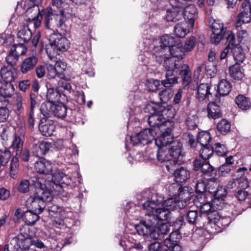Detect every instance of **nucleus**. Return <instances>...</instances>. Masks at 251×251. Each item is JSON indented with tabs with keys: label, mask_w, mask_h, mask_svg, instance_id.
Masks as SVG:
<instances>
[{
	"label": "nucleus",
	"mask_w": 251,
	"mask_h": 251,
	"mask_svg": "<svg viewBox=\"0 0 251 251\" xmlns=\"http://www.w3.org/2000/svg\"><path fill=\"white\" fill-rule=\"evenodd\" d=\"M35 192L26 201V206L33 211L41 213L46 208L47 204L52 200V190L47 186V181L42 177L36 176L31 179Z\"/></svg>",
	"instance_id": "nucleus-1"
},
{
	"label": "nucleus",
	"mask_w": 251,
	"mask_h": 251,
	"mask_svg": "<svg viewBox=\"0 0 251 251\" xmlns=\"http://www.w3.org/2000/svg\"><path fill=\"white\" fill-rule=\"evenodd\" d=\"M145 112L148 113V123L150 128L155 129L156 132L160 127L174 126V123L167 119L174 116L171 108H167L160 103L151 101L146 104Z\"/></svg>",
	"instance_id": "nucleus-2"
},
{
	"label": "nucleus",
	"mask_w": 251,
	"mask_h": 251,
	"mask_svg": "<svg viewBox=\"0 0 251 251\" xmlns=\"http://www.w3.org/2000/svg\"><path fill=\"white\" fill-rule=\"evenodd\" d=\"M200 156L201 158H197L193 162V170L200 171L203 175L214 178L217 174V170L211 165L209 159L214 152V148L211 145L200 146Z\"/></svg>",
	"instance_id": "nucleus-3"
},
{
	"label": "nucleus",
	"mask_w": 251,
	"mask_h": 251,
	"mask_svg": "<svg viewBox=\"0 0 251 251\" xmlns=\"http://www.w3.org/2000/svg\"><path fill=\"white\" fill-rule=\"evenodd\" d=\"M164 59V66L167 72H176L178 73L182 81L183 88L187 89L191 81V73L189 66L187 64H182L180 60H176L175 57L167 58L164 56L158 57Z\"/></svg>",
	"instance_id": "nucleus-4"
},
{
	"label": "nucleus",
	"mask_w": 251,
	"mask_h": 251,
	"mask_svg": "<svg viewBox=\"0 0 251 251\" xmlns=\"http://www.w3.org/2000/svg\"><path fill=\"white\" fill-rule=\"evenodd\" d=\"M56 13L55 9H53L50 6L43 8L34 13L35 16L32 19L34 22V25L35 28H38L41 24V21L43 20V24L45 27L49 30H51L55 27Z\"/></svg>",
	"instance_id": "nucleus-5"
},
{
	"label": "nucleus",
	"mask_w": 251,
	"mask_h": 251,
	"mask_svg": "<svg viewBox=\"0 0 251 251\" xmlns=\"http://www.w3.org/2000/svg\"><path fill=\"white\" fill-rule=\"evenodd\" d=\"M158 222L152 212L145 214L139 224L135 225V229L140 235H153Z\"/></svg>",
	"instance_id": "nucleus-6"
},
{
	"label": "nucleus",
	"mask_w": 251,
	"mask_h": 251,
	"mask_svg": "<svg viewBox=\"0 0 251 251\" xmlns=\"http://www.w3.org/2000/svg\"><path fill=\"white\" fill-rule=\"evenodd\" d=\"M40 111L43 116H49L53 114L58 119H64L67 116L68 108L62 102L51 103L44 102L42 103Z\"/></svg>",
	"instance_id": "nucleus-7"
},
{
	"label": "nucleus",
	"mask_w": 251,
	"mask_h": 251,
	"mask_svg": "<svg viewBox=\"0 0 251 251\" xmlns=\"http://www.w3.org/2000/svg\"><path fill=\"white\" fill-rule=\"evenodd\" d=\"M179 42L178 38L166 34L161 37L160 39V46H154L153 50V55L155 56L157 61H162L157 59V57L165 56L166 50H168L171 48L177 45Z\"/></svg>",
	"instance_id": "nucleus-8"
},
{
	"label": "nucleus",
	"mask_w": 251,
	"mask_h": 251,
	"mask_svg": "<svg viewBox=\"0 0 251 251\" xmlns=\"http://www.w3.org/2000/svg\"><path fill=\"white\" fill-rule=\"evenodd\" d=\"M209 26L212 30L211 35V42L215 44H219L224 38L227 41V32L230 30H226V27L219 20H216L213 18L209 20Z\"/></svg>",
	"instance_id": "nucleus-9"
},
{
	"label": "nucleus",
	"mask_w": 251,
	"mask_h": 251,
	"mask_svg": "<svg viewBox=\"0 0 251 251\" xmlns=\"http://www.w3.org/2000/svg\"><path fill=\"white\" fill-rule=\"evenodd\" d=\"M50 45L55 51L64 52L70 47V42L68 39L57 31H52L49 35Z\"/></svg>",
	"instance_id": "nucleus-10"
},
{
	"label": "nucleus",
	"mask_w": 251,
	"mask_h": 251,
	"mask_svg": "<svg viewBox=\"0 0 251 251\" xmlns=\"http://www.w3.org/2000/svg\"><path fill=\"white\" fill-rule=\"evenodd\" d=\"M155 129L145 128L139 133L132 134L130 136V141L133 146L138 145H145L152 142L156 134Z\"/></svg>",
	"instance_id": "nucleus-11"
},
{
	"label": "nucleus",
	"mask_w": 251,
	"mask_h": 251,
	"mask_svg": "<svg viewBox=\"0 0 251 251\" xmlns=\"http://www.w3.org/2000/svg\"><path fill=\"white\" fill-rule=\"evenodd\" d=\"M48 183H50V185L54 191L59 192H61L65 187L74 185L73 181L70 176L60 172L52 175L51 182H47V184Z\"/></svg>",
	"instance_id": "nucleus-12"
},
{
	"label": "nucleus",
	"mask_w": 251,
	"mask_h": 251,
	"mask_svg": "<svg viewBox=\"0 0 251 251\" xmlns=\"http://www.w3.org/2000/svg\"><path fill=\"white\" fill-rule=\"evenodd\" d=\"M168 151L172 160H169L166 165L181 164L184 161V153L182 152V144L178 140L171 142Z\"/></svg>",
	"instance_id": "nucleus-13"
},
{
	"label": "nucleus",
	"mask_w": 251,
	"mask_h": 251,
	"mask_svg": "<svg viewBox=\"0 0 251 251\" xmlns=\"http://www.w3.org/2000/svg\"><path fill=\"white\" fill-rule=\"evenodd\" d=\"M166 165L167 170L173 174L175 181L179 183L185 182L190 177V171L186 168L179 166L180 164H176Z\"/></svg>",
	"instance_id": "nucleus-14"
},
{
	"label": "nucleus",
	"mask_w": 251,
	"mask_h": 251,
	"mask_svg": "<svg viewBox=\"0 0 251 251\" xmlns=\"http://www.w3.org/2000/svg\"><path fill=\"white\" fill-rule=\"evenodd\" d=\"M208 191L213 194L211 201L213 209L217 211L223 210L227 204L226 200L227 196L226 189H224L223 187H218L216 190L212 191L209 188Z\"/></svg>",
	"instance_id": "nucleus-15"
},
{
	"label": "nucleus",
	"mask_w": 251,
	"mask_h": 251,
	"mask_svg": "<svg viewBox=\"0 0 251 251\" xmlns=\"http://www.w3.org/2000/svg\"><path fill=\"white\" fill-rule=\"evenodd\" d=\"M227 42H229V47L231 48V52L236 63H243L246 58L245 53L243 49L236 44L235 36L231 31L227 32Z\"/></svg>",
	"instance_id": "nucleus-16"
},
{
	"label": "nucleus",
	"mask_w": 251,
	"mask_h": 251,
	"mask_svg": "<svg viewBox=\"0 0 251 251\" xmlns=\"http://www.w3.org/2000/svg\"><path fill=\"white\" fill-rule=\"evenodd\" d=\"M180 214L183 215L184 218L190 225L201 226L206 223L204 220V214L197 210L182 209Z\"/></svg>",
	"instance_id": "nucleus-17"
},
{
	"label": "nucleus",
	"mask_w": 251,
	"mask_h": 251,
	"mask_svg": "<svg viewBox=\"0 0 251 251\" xmlns=\"http://www.w3.org/2000/svg\"><path fill=\"white\" fill-rule=\"evenodd\" d=\"M39 130L43 136H51L55 129L54 121L49 116H43L38 125Z\"/></svg>",
	"instance_id": "nucleus-18"
},
{
	"label": "nucleus",
	"mask_w": 251,
	"mask_h": 251,
	"mask_svg": "<svg viewBox=\"0 0 251 251\" xmlns=\"http://www.w3.org/2000/svg\"><path fill=\"white\" fill-rule=\"evenodd\" d=\"M38 58L36 54L26 57L19 65L20 71L23 75H26L33 72L37 66Z\"/></svg>",
	"instance_id": "nucleus-19"
},
{
	"label": "nucleus",
	"mask_w": 251,
	"mask_h": 251,
	"mask_svg": "<svg viewBox=\"0 0 251 251\" xmlns=\"http://www.w3.org/2000/svg\"><path fill=\"white\" fill-rule=\"evenodd\" d=\"M174 126H169L164 128V131L157 137L154 138L155 143L158 148H167V146H170L171 142L174 141L173 140L172 129Z\"/></svg>",
	"instance_id": "nucleus-20"
},
{
	"label": "nucleus",
	"mask_w": 251,
	"mask_h": 251,
	"mask_svg": "<svg viewBox=\"0 0 251 251\" xmlns=\"http://www.w3.org/2000/svg\"><path fill=\"white\" fill-rule=\"evenodd\" d=\"M181 238V234L179 231L175 230L170 233L169 237L165 240L164 243L167 247H170L172 249L175 248L176 251H182L180 242Z\"/></svg>",
	"instance_id": "nucleus-21"
},
{
	"label": "nucleus",
	"mask_w": 251,
	"mask_h": 251,
	"mask_svg": "<svg viewBox=\"0 0 251 251\" xmlns=\"http://www.w3.org/2000/svg\"><path fill=\"white\" fill-rule=\"evenodd\" d=\"M31 239V236L29 234V228L27 227H23L20 229V233L15 237L13 238V243L20 245L21 248H26L27 243Z\"/></svg>",
	"instance_id": "nucleus-22"
},
{
	"label": "nucleus",
	"mask_w": 251,
	"mask_h": 251,
	"mask_svg": "<svg viewBox=\"0 0 251 251\" xmlns=\"http://www.w3.org/2000/svg\"><path fill=\"white\" fill-rule=\"evenodd\" d=\"M215 90V86H212L208 83H201L198 87L197 98L200 101L209 99L210 96L212 97V94Z\"/></svg>",
	"instance_id": "nucleus-23"
},
{
	"label": "nucleus",
	"mask_w": 251,
	"mask_h": 251,
	"mask_svg": "<svg viewBox=\"0 0 251 251\" xmlns=\"http://www.w3.org/2000/svg\"><path fill=\"white\" fill-rule=\"evenodd\" d=\"M151 198L142 204L144 209L149 211L152 210L157 207V205L161 204L164 201V196L158 193H151Z\"/></svg>",
	"instance_id": "nucleus-24"
},
{
	"label": "nucleus",
	"mask_w": 251,
	"mask_h": 251,
	"mask_svg": "<svg viewBox=\"0 0 251 251\" xmlns=\"http://www.w3.org/2000/svg\"><path fill=\"white\" fill-rule=\"evenodd\" d=\"M183 9V17L184 21L187 20V22L190 23V26H194L195 19L198 17L197 8L193 4H189L186 6Z\"/></svg>",
	"instance_id": "nucleus-25"
},
{
	"label": "nucleus",
	"mask_w": 251,
	"mask_h": 251,
	"mask_svg": "<svg viewBox=\"0 0 251 251\" xmlns=\"http://www.w3.org/2000/svg\"><path fill=\"white\" fill-rule=\"evenodd\" d=\"M34 168L37 173L46 175L50 174L52 170L50 161L43 158L35 162Z\"/></svg>",
	"instance_id": "nucleus-26"
},
{
	"label": "nucleus",
	"mask_w": 251,
	"mask_h": 251,
	"mask_svg": "<svg viewBox=\"0 0 251 251\" xmlns=\"http://www.w3.org/2000/svg\"><path fill=\"white\" fill-rule=\"evenodd\" d=\"M193 26H190V23L183 21L177 23L174 28L175 35L177 38H183L190 32Z\"/></svg>",
	"instance_id": "nucleus-27"
},
{
	"label": "nucleus",
	"mask_w": 251,
	"mask_h": 251,
	"mask_svg": "<svg viewBox=\"0 0 251 251\" xmlns=\"http://www.w3.org/2000/svg\"><path fill=\"white\" fill-rule=\"evenodd\" d=\"M245 187H249V182L247 178L242 179H236L233 178L229 180L226 186L224 189H226V195L227 191H231L234 192V190H236L238 187L244 188Z\"/></svg>",
	"instance_id": "nucleus-28"
},
{
	"label": "nucleus",
	"mask_w": 251,
	"mask_h": 251,
	"mask_svg": "<svg viewBox=\"0 0 251 251\" xmlns=\"http://www.w3.org/2000/svg\"><path fill=\"white\" fill-rule=\"evenodd\" d=\"M148 211L153 213L158 222L159 221H171L173 214L165 207L163 208L156 207Z\"/></svg>",
	"instance_id": "nucleus-29"
},
{
	"label": "nucleus",
	"mask_w": 251,
	"mask_h": 251,
	"mask_svg": "<svg viewBox=\"0 0 251 251\" xmlns=\"http://www.w3.org/2000/svg\"><path fill=\"white\" fill-rule=\"evenodd\" d=\"M207 117L210 119H219L222 117L223 113L220 107L215 102H210L207 105Z\"/></svg>",
	"instance_id": "nucleus-30"
},
{
	"label": "nucleus",
	"mask_w": 251,
	"mask_h": 251,
	"mask_svg": "<svg viewBox=\"0 0 251 251\" xmlns=\"http://www.w3.org/2000/svg\"><path fill=\"white\" fill-rule=\"evenodd\" d=\"M247 2L246 0L242 3V8L243 10L241 11L237 17V22L235 23V26L239 27L241 26L242 24L244 23H248L251 21V13H249L248 11H246V7L247 6Z\"/></svg>",
	"instance_id": "nucleus-31"
},
{
	"label": "nucleus",
	"mask_w": 251,
	"mask_h": 251,
	"mask_svg": "<svg viewBox=\"0 0 251 251\" xmlns=\"http://www.w3.org/2000/svg\"><path fill=\"white\" fill-rule=\"evenodd\" d=\"M231 83L226 79H222L220 82L218 90L214 92V95L218 98V95L220 96H225L228 95L231 89Z\"/></svg>",
	"instance_id": "nucleus-32"
},
{
	"label": "nucleus",
	"mask_w": 251,
	"mask_h": 251,
	"mask_svg": "<svg viewBox=\"0 0 251 251\" xmlns=\"http://www.w3.org/2000/svg\"><path fill=\"white\" fill-rule=\"evenodd\" d=\"M183 18L182 8H174L168 9L166 15V20L168 22H176Z\"/></svg>",
	"instance_id": "nucleus-33"
},
{
	"label": "nucleus",
	"mask_w": 251,
	"mask_h": 251,
	"mask_svg": "<svg viewBox=\"0 0 251 251\" xmlns=\"http://www.w3.org/2000/svg\"><path fill=\"white\" fill-rule=\"evenodd\" d=\"M1 77L4 81V83H11L14 81L16 78V71L13 68L8 69L7 67H3L0 71Z\"/></svg>",
	"instance_id": "nucleus-34"
},
{
	"label": "nucleus",
	"mask_w": 251,
	"mask_h": 251,
	"mask_svg": "<svg viewBox=\"0 0 251 251\" xmlns=\"http://www.w3.org/2000/svg\"><path fill=\"white\" fill-rule=\"evenodd\" d=\"M50 87V84L47 85V99L46 102H50L51 103H55L56 101L58 102L60 100L61 94L58 88H54L49 87Z\"/></svg>",
	"instance_id": "nucleus-35"
},
{
	"label": "nucleus",
	"mask_w": 251,
	"mask_h": 251,
	"mask_svg": "<svg viewBox=\"0 0 251 251\" xmlns=\"http://www.w3.org/2000/svg\"><path fill=\"white\" fill-rule=\"evenodd\" d=\"M22 219L25 223L28 226L34 225L39 219V216L36 211H33L31 209L27 210L23 213Z\"/></svg>",
	"instance_id": "nucleus-36"
},
{
	"label": "nucleus",
	"mask_w": 251,
	"mask_h": 251,
	"mask_svg": "<svg viewBox=\"0 0 251 251\" xmlns=\"http://www.w3.org/2000/svg\"><path fill=\"white\" fill-rule=\"evenodd\" d=\"M181 202L177 200L175 197H171V198L166 200L164 199L162 204L171 212V211L179 210L181 208Z\"/></svg>",
	"instance_id": "nucleus-37"
},
{
	"label": "nucleus",
	"mask_w": 251,
	"mask_h": 251,
	"mask_svg": "<svg viewBox=\"0 0 251 251\" xmlns=\"http://www.w3.org/2000/svg\"><path fill=\"white\" fill-rule=\"evenodd\" d=\"M212 137L209 132L206 131L200 132L198 134L196 146L199 148L200 146L210 145L209 143L211 141Z\"/></svg>",
	"instance_id": "nucleus-38"
},
{
	"label": "nucleus",
	"mask_w": 251,
	"mask_h": 251,
	"mask_svg": "<svg viewBox=\"0 0 251 251\" xmlns=\"http://www.w3.org/2000/svg\"><path fill=\"white\" fill-rule=\"evenodd\" d=\"M230 75L234 79L240 80L244 76L242 68L240 64L235 63L229 68Z\"/></svg>",
	"instance_id": "nucleus-39"
},
{
	"label": "nucleus",
	"mask_w": 251,
	"mask_h": 251,
	"mask_svg": "<svg viewBox=\"0 0 251 251\" xmlns=\"http://www.w3.org/2000/svg\"><path fill=\"white\" fill-rule=\"evenodd\" d=\"M17 36L19 42L24 44L31 39L32 33L28 27H25L19 31Z\"/></svg>",
	"instance_id": "nucleus-40"
},
{
	"label": "nucleus",
	"mask_w": 251,
	"mask_h": 251,
	"mask_svg": "<svg viewBox=\"0 0 251 251\" xmlns=\"http://www.w3.org/2000/svg\"><path fill=\"white\" fill-rule=\"evenodd\" d=\"M173 72H167L166 79L161 80L162 85L165 88H170L173 84L177 83V77L175 76Z\"/></svg>",
	"instance_id": "nucleus-41"
},
{
	"label": "nucleus",
	"mask_w": 251,
	"mask_h": 251,
	"mask_svg": "<svg viewBox=\"0 0 251 251\" xmlns=\"http://www.w3.org/2000/svg\"><path fill=\"white\" fill-rule=\"evenodd\" d=\"M156 157L157 159L160 162H166L165 166L169 160H172L167 148H158Z\"/></svg>",
	"instance_id": "nucleus-42"
},
{
	"label": "nucleus",
	"mask_w": 251,
	"mask_h": 251,
	"mask_svg": "<svg viewBox=\"0 0 251 251\" xmlns=\"http://www.w3.org/2000/svg\"><path fill=\"white\" fill-rule=\"evenodd\" d=\"M9 169L10 176L12 178H15L19 173L20 166L19 160L14 155L10 160Z\"/></svg>",
	"instance_id": "nucleus-43"
},
{
	"label": "nucleus",
	"mask_w": 251,
	"mask_h": 251,
	"mask_svg": "<svg viewBox=\"0 0 251 251\" xmlns=\"http://www.w3.org/2000/svg\"><path fill=\"white\" fill-rule=\"evenodd\" d=\"M204 214L205 215L204 218V221H206V220H208L209 223H213L218 226L221 218V216L219 211L213 209L212 211L209 212L207 214Z\"/></svg>",
	"instance_id": "nucleus-44"
},
{
	"label": "nucleus",
	"mask_w": 251,
	"mask_h": 251,
	"mask_svg": "<svg viewBox=\"0 0 251 251\" xmlns=\"http://www.w3.org/2000/svg\"><path fill=\"white\" fill-rule=\"evenodd\" d=\"M197 200H198L200 204L197 203V207H200L201 211H200L201 214H207L209 212L212 211L213 210V206L212 203L206 201L205 199H202L201 197L200 198V200H199V198H197Z\"/></svg>",
	"instance_id": "nucleus-45"
},
{
	"label": "nucleus",
	"mask_w": 251,
	"mask_h": 251,
	"mask_svg": "<svg viewBox=\"0 0 251 251\" xmlns=\"http://www.w3.org/2000/svg\"><path fill=\"white\" fill-rule=\"evenodd\" d=\"M238 107L243 110H247L251 107V102L248 98L243 95H239L235 100Z\"/></svg>",
	"instance_id": "nucleus-46"
},
{
	"label": "nucleus",
	"mask_w": 251,
	"mask_h": 251,
	"mask_svg": "<svg viewBox=\"0 0 251 251\" xmlns=\"http://www.w3.org/2000/svg\"><path fill=\"white\" fill-rule=\"evenodd\" d=\"M231 124L225 119L221 120L217 125V130L223 135L227 134L230 130Z\"/></svg>",
	"instance_id": "nucleus-47"
},
{
	"label": "nucleus",
	"mask_w": 251,
	"mask_h": 251,
	"mask_svg": "<svg viewBox=\"0 0 251 251\" xmlns=\"http://www.w3.org/2000/svg\"><path fill=\"white\" fill-rule=\"evenodd\" d=\"M14 156L16 157L18 160L20 159L24 162L29 161L32 157L30 154L29 150L26 148L22 149L20 151H16Z\"/></svg>",
	"instance_id": "nucleus-48"
},
{
	"label": "nucleus",
	"mask_w": 251,
	"mask_h": 251,
	"mask_svg": "<svg viewBox=\"0 0 251 251\" xmlns=\"http://www.w3.org/2000/svg\"><path fill=\"white\" fill-rule=\"evenodd\" d=\"M14 92V86L11 83H4L0 88V95L6 98L12 97Z\"/></svg>",
	"instance_id": "nucleus-49"
},
{
	"label": "nucleus",
	"mask_w": 251,
	"mask_h": 251,
	"mask_svg": "<svg viewBox=\"0 0 251 251\" xmlns=\"http://www.w3.org/2000/svg\"><path fill=\"white\" fill-rule=\"evenodd\" d=\"M170 230V228L167 224L163 223L156 226L153 235H151L153 237L156 238H160V236L167 234Z\"/></svg>",
	"instance_id": "nucleus-50"
},
{
	"label": "nucleus",
	"mask_w": 251,
	"mask_h": 251,
	"mask_svg": "<svg viewBox=\"0 0 251 251\" xmlns=\"http://www.w3.org/2000/svg\"><path fill=\"white\" fill-rule=\"evenodd\" d=\"M173 95V90L171 88H165L158 93L160 100L164 103H166L171 100Z\"/></svg>",
	"instance_id": "nucleus-51"
},
{
	"label": "nucleus",
	"mask_w": 251,
	"mask_h": 251,
	"mask_svg": "<svg viewBox=\"0 0 251 251\" xmlns=\"http://www.w3.org/2000/svg\"><path fill=\"white\" fill-rule=\"evenodd\" d=\"M44 210L47 211L51 216L57 217V215L62 212V208L61 207L52 204L50 202H49L47 203V206Z\"/></svg>",
	"instance_id": "nucleus-52"
},
{
	"label": "nucleus",
	"mask_w": 251,
	"mask_h": 251,
	"mask_svg": "<svg viewBox=\"0 0 251 251\" xmlns=\"http://www.w3.org/2000/svg\"><path fill=\"white\" fill-rule=\"evenodd\" d=\"M147 86L148 90L150 92H155L162 88L161 80L152 78L150 79L147 81Z\"/></svg>",
	"instance_id": "nucleus-53"
},
{
	"label": "nucleus",
	"mask_w": 251,
	"mask_h": 251,
	"mask_svg": "<svg viewBox=\"0 0 251 251\" xmlns=\"http://www.w3.org/2000/svg\"><path fill=\"white\" fill-rule=\"evenodd\" d=\"M182 188V186L179 184V183L176 181V182L170 184L167 190L169 194L171 197H176L180 194V192Z\"/></svg>",
	"instance_id": "nucleus-54"
},
{
	"label": "nucleus",
	"mask_w": 251,
	"mask_h": 251,
	"mask_svg": "<svg viewBox=\"0 0 251 251\" xmlns=\"http://www.w3.org/2000/svg\"><path fill=\"white\" fill-rule=\"evenodd\" d=\"M170 54L172 55L171 57H175L176 60H181L183 58V53L182 49L180 48L179 44L175 45L172 48H171L168 50Z\"/></svg>",
	"instance_id": "nucleus-55"
},
{
	"label": "nucleus",
	"mask_w": 251,
	"mask_h": 251,
	"mask_svg": "<svg viewBox=\"0 0 251 251\" xmlns=\"http://www.w3.org/2000/svg\"><path fill=\"white\" fill-rule=\"evenodd\" d=\"M249 187H245L244 188L238 187L236 190H234L233 195L234 197L240 201H244L247 197L249 193V190L246 191V189Z\"/></svg>",
	"instance_id": "nucleus-56"
},
{
	"label": "nucleus",
	"mask_w": 251,
	"mask_h": 251,
	"mask_svg": "<svg viewBox=\"0 0 251 251\" xmlns=\"http://www.w3.org/2000/svg\"><path fill=\"white\" fill-rule=\"evenodd\" d=\"M196 192L197 193L203 196L205 198L204 194L206 192L207 190V183L202 179H200L197 181L195 187Z\"/></svg>",
	"instance_id": "nucleus-57"
},
{
	"label": "nucleus",
	"mask_w": 251,
	"mask_h": 251,
	"mask_svg": "<svg viewBox=\"0 0 251 251\" xmlns=\"http://www.w3.org/2000/svg\"><path fill=\"white\" fill-rule=\"evenodd\" d=\"M34 176L31 177L29 180L23 179L22 180L18 186V189L19 192L22 193H25L29 191V186L33 185L31 183V179Z\"/></svg>",
	"instance_id": "nucleus-58"
},
{
	"label": "nucleus",
	"mask_w": 251,
	"mask_h": 251,
	"mask_svg": "<svg viewBox=\"0 0 251 251\" xmlns=\"http://www.w3.org/2000/svg\"><path fill=\"white\" fill-rule=\"evenodd\" d=\"M24 141L22 138L17 135H15L10 146V149L13 150L15 153L16 151H20L23 149Z\"/></svg>",
	"instance_id": "nucleus-59"
},
{
	"label": "nucleus",
	"mask_w": 251,
	"mask_h": 251,
	"mask_svg": "<svg viewBox=\"0 0 251 251\" xmlns=\"http://www.w3.org/2000/svg\"><path fill=\"white\" fill-rule=\"evenodd\" d=\"M47 69L49 71L48 78L49 79L55 78L56 77L63 78L65 77L64 74L62 72H58V70L53 65H49Z\"/></svg>",
	"instance_id": "nucleus-60"
},
{
	"label": "nucleus",
	"mask_w": 251,
	"mask_h": 251,
	"mask_svg": "<svg viewBox=\"0 0 251 251\" xmlns=\"http://www.w3.org/2000/svg\"><path fill=\"white\" fill-rule=\"evenodd\" d=\"M199 119L196 115L189 116L186 120V125L189 130H193L198 127Z\"/></svg>",
	"instance_id": "nucleus-61"
},
{
	"label": "nucleus",
	"mask_w": 251,
	"mask_h": 251,
	"mask_svg": "<svg viewBox=\"0 0 251 251\" xmlns=\"http://www.w3.org/2000/svg\"><path fill=\"white\" fill-rule=\"evenodd\" d=\"M41 97L38 93H31L30 94V110L34 111V108L40 104Z\"/></svg>",
	"instance_id": "nucleus-62"
},
{
	"label": "nucleus",
	"mask_w": 251,
	"mask_h": 251,
	"mask_svg": "<svg viewBox=\"0 0 251 251\" xmlns=\"http://www.w3.org/2000/svg\"><path fill=\"white\" fill-rule=\"evenodd\" d=\"M188 190L189 188L187 187H182L180 194L177 196L181 199L182 201H184L185 202L191 200L193 197L192 193L190 192Z\"/></svg>",
	"instance_id": "nucleus-63"
},
{
	"label": "nucleus",
	"mask_w": 251,
	"mask_h": 251,
	"mask_svg": "<svg viewBox=\"0 0 251 251\" xmlns=\"http://www.w3.org/2000/svg\"><path fill=\"white\" fill-rule=\"evenodd\" d=\"M166 246L164 243L159 242H154L148 246L149 251H165Z\"/></svg>",
	"instance_id": "nucleus-64"
}]
</instances>
